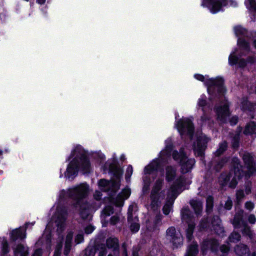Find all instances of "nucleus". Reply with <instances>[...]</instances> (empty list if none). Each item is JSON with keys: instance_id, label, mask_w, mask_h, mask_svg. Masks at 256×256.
<instances>
[{"instance_id": "obj_2", "label": "nucleus", "mask_w": 256, "mask_h": 256, "mask_svg": "<svg viewBox=\"0 0 256 256\" xmlns=\"http://www.w3.org/2000/svg\"><path fill=\"white\" fill-rule=\"evenodd\" d=\"M90 192V188L86 183H82L76 185L66 191L62 190L60 193L61 198L70 197L78 200L76 207H80V214L82 219L90 220L91 216L90 210L91 206L87 203L82 202V200L86 197Z\"/></svg>"}, {"instance_id": "obj_45", "label": "nucleus", "mask_w": 256, "mask_h": 256, "mask_svg": "<svg viewBox=\"0 0 256 256\" xmlns=\"http://www.w3.org/2000/svg\"><path fill=\"white\" fill-rule=\"evenodd\" d=\"M245 208L246 210L251 211L254 208V204L252 202H247L245 204Z\"/></svg>"}, {"instance_id": "obj_13", "label": "nucleus", "mask_w": 256, "mask_h": 256, "mask_svg": "<svg viewBox=\"0 0 256 256\" xmlns=\"http://www.w3.org/2000/svg\"><path fill=\"white\" fill-rule=\"evenodd\" d=\"M167 239L172 244L174 248H177L183 244V238L179 232H176L174 227H170L166 230Z\"/></svg>"}, {"instance_id": "obj_21", "label": "nucleus", "mask_w": 256, "mask_h": 256, "mask_svg": "<svg viewBox=\"0 0 256 256\" xmlns=\"http://www.w3.org/2000/svg\"><path fill=\"white\" fill-rule=\"evenodd\" d=\"M243 160L247 168L250 172V174H252L254 171V158L249 153H246L243 156Z\"/></svg>"}, {"instance_id": "obj_31", "label": "nucleus", "mask_w": 256, "mask_h": 256, "mask_svg": "<svg viewBox=\"0 0 256 256\" xmlns=\"http://www.w3.org/2000/svg\"><path fill=\"white\" fill-rule=\"evenodd\" d=\"M246 134H252L256 132V124L254 122L248 123L246 126L244 130Z\"/></svg>"}, {"instance_id": "obj_63", "label": "nucleus", "mask_w": 256, "mask_h": 256, "mask_svg": "<svg viewBox=\"0 0 256 256\" xmlns=\"http://www.w3.org/2000/svg\"><path fill=\"white\" fill-rule=\"evenodd\" d=\"M200 224H201V226H202V228H204V226H202V223Z\"/></svg>"}, {"instance_id": "obj_61", "label": "nucleus", "mask_w": 256, "mask_h": 256, "mask_svg": "<svg viewBox=\"0 0 256 256\" xmlns=\"http://www.w3.org/2000/svg\"><path fill=\"white\" fill-rule=\"evenodd\" d=\"M124 156H123V155H122V156H121V159H122V160H123V159H124Z\"/></svg>"}, {"instance_id": "obj_58", "label": "nucleus", "mask_w": 256, "mask_h": 256, "mask_svg": "<svg viewBox=\"0 0 256 256\" xmlns=\"http://www.w3.org/2000/svg\"><path fill=\"white\" fill-rule=\"evenodd\" d=\"M36 2L38 4H42L45 2L46 0H36Z\"/></svg>"}, {"instance_id": "obj_40", "label": "nucleus", "mask_w": 256, "mask_h": 256, "mask_svg": "<svg viewBox=\"0 0 256 256\" xmlns=\"http://www.w3.org/2000/svg\"><path fill=\"white\" fill-rule=\"evenodd\" d=\"M96 254V249L94 248L88 247L86 249L85 254L86 256H94Z\"/></svg>"}, {"instance_id": "obj_18", "label": "nucleus", "mask_w": 256, "mask_h": 256, "mask_svg": "<svg viewBox=\"0 0 256 256\" xmlns=\"http://www.w3.org/2000/svg\"><path fill=\"white\" fill-rule=\"evenodd\" d=\"M216 112L218 119L222 122H226L230 115L227 102H224L222 105L216 108Z\"/></svg>"}, {"instance_id": "obj_9", "label": "nucleus", "mask_w": 256, "mask_h": 256, "mask_svg": "<svg viewBox=\"0 0 256 256\" xmlns=\"http://www.w3.org/2000/svg\"><path fill=\"white\" fill-rule=\"evenodd\" d=\"M194 77L198 80L204 82V84L208 86V92L210 94L211 88L212 86H214L221 93L225 91V88L223 86L224 80L221 78H210L208 76H204L200 74H196Z\"/></svg>"}, {"instance_id": "obj_35", "label": "nucleus", "mask_w": 256, "mask_h": 256, "mask_svg": "<svg viewBox=\"0 0 256 256\" xmlns=\"http://www.w3.org/2000/svg\"><path fill=\"white\" fill-rule=\"evenodd\" d=\"M235 252L238 255L242 256L247 252L248 248L246 246L240 244L236 246Z\"/></svg>"}, {"instance_id": "obj_14", "label": "nucleus", "mask_w": 256, "mask_h": 256, "mask_svg": "<svg viewBox=\"0 0 256 256\" xmlns=\"http://www.w3.org/2000/svg\"><path fill=\"white\" fill-rule=\"evenodd\" d=\"M243 213L244 211L242 210L236 214L233 220V224L235 228H241L242 233L251 238L252 236V232L242 220Z\"/></svg>"}, {"instance_id": "obj_50", "label": "nucleus", "mask_w": 256, "mask_h": 256, "mask_svg": "<svg viewBox=\"0 0 256 256\" xmlns=\"http://www.w3.org/2000/svg\"><path fill=\"white\" fill-rule=\"evenodd\" d=\"M248 221L250 223L254 224L256 222V218L254 215L250 214L248 218Z\"/></svg>"}, {"instance_id": "obj_8", "label": "nucleus", "mask_w": 256, "mask_h": 256, "mask_svg": "<svg viewBox=\"0 0 256 256\" xmlns=\"http://www.w3.org/2000/svg\"><path fill=\"white\" fill-rule=\"evenodd\" d=\"M173 158L180 162V170L182 173H187L190 172L193 168L195 160L193 158H188L183 154L182 150L180 149V152L174 150L172 153Z\"/></svg>"}, {"instance_id": "obj_16", "label": "nucleus", "mask_w": 256, "mask_h": 256, "mask_svg": "<svg viewBox=\"0 0 256 256\" xmlns=\"http://www.w3.org/2000/svg\"><path fill=\"white\" fill-rule=\"evenodd\" d=\"M208 140V138L206 135L202 134H201L197 138V145L196 146L194 144L193 146L194 150L196 155L198 156H202L204 150L206 147V144Z\"/></svg>"}, {"instance_id": "obj_59", "label": "nucleus", "mask_w": 256, "mask_h": 256, "mask_svg": "<svg viewBox=\"0 0 256 256\" xmlns=\"http://www.w3.org/2000/svg\"><path fill=\"white\" fill-rule=\"evenodd\" d=\"M132 256H138V252H135V251H134L132 252Z\"/></svg>"}, {"instance_id": "obj_20", "label": "nucleus", "mask_w": 256, "mask_h": 256, "mask_svg": "<svg viewBox=\"0 0 256 256\" xmlns=\"http://www.w3.org/2000/svg\"><path fill=\"white\" fill-rule=\"evenodd\" d=\"M133 206H130L128 210V221L130 223V228L132 232H136L140 229L138 218L136 216H134L132 213Z\"/></svg>"}, {"instance_id": "obj_32", "label": "nucleus", "mask_w": 256, "mask_h": 256, "mask_svg": "<svg viewBox=\"0 0 256 256\" xmlns=\"http://www.w3.org/2000/svg\"><path fill=\"white\" fill-rule=\"evenodd\" d=\"M106 246L110 248H117L118 246V240L116 238H110L106 240Z\"/></svg>"}, {"instance_id": "obj_5", "label": "nucleus", "mask_w": 256, "mask_h": 256, "mask_svg": "<svg viewBox=\"0 0 256 256\" xmlns=\"http://www.w3.org/2000/svg\"><path fill=\"white\" fill-rule=\"evenodd\" d=\"M66 218V212L65 209L60 207L57 208L55 214L46 226L43 237L46 236L47 239L49 238L52 228H54L56 227L58 233L62 232L64 229Z\"/></svg>"}, {"instance_id": "obj_54", "label": "nucleus", "mask_w": 256, "mask_h": 256, "mask_svg": "<svg viewBox=\"0 0 256 256\" xmlns=\"http://www.w3.org/2000/svg\"><path fill=\"white\" fill-rule=\"evenodd\" d=\"M42 250L40 249L36 250L32 256H42Z\"/></svg>"}, {"instance_id": "obj_52", "label": "nucleus", "mask_w": 256, "mask_h": 256, "mask_svg": "<svg viewBox=\"0 0 256 256\" xmlns=\"http://www.w3.org/2000/svg\"><path fill=\"white\" fill-rule=\"evenodd\" d=\"M230 123L232 125H234L236 124L238 122V117L236 116H232L230 120Z\"/></svg>"}, {"instance_id": "obj_46", "label": "nucleus", "mask_w": 256, "mask_h": 256, "mask_svg": "<svg viewBox=\"0 0 256 256\" xmlns=\"http://www.w3.org/2000/svg\"><path fill=\"white\" fill-rule=\"evenodd\" d=\"M120 220L119 216H114L110 218V224H116Z\"/></svg>"}, {"instance_id": "obj_3", "label": "nucleus", "mask_w": 256, "mask_h": 256, "mask_svg": "<svg viewBox=\"0 0 256 256\" xmlns=\"http://www.w3.org/2000/svg\"><path fill=\"white\" fill-rule=\"evenodd\" d=\"M238 49L232 52L229 56L228 63L231 66L238 64L239 67L242 68L245 66L247 63L252 62L254 58L250 57L246 61L240 58L242 56L248 54L250 52L249 44L245 40L239 38L238 40Z\"/></svg>"}, {"instance_id": "obj_6", "label": "nucleus", "mask_w": 256, "mask_h": 256, "mask_svg": "<svg viewBox=\"0 0 256 256\" xmlns=\"http://www.w3.org/2000/svg\"><path fill=\"white\" fill-rule=\"evenodd\" d=\"M234 170L231 171L228 175L222 174L220 178V181L222 185L228 184L230 188H234L238 183V180L240 179L241 176L239 166V160L234 158L233 160Z\"/></svg>"}, {"instance_id": "obj_30", "label": "nucleus", "mask_w": 256, "mask_h": 256, "mask_svg": "<svg viewBox=\"0 0 256 256\" xmlns=\"http://www.w3.org/2000/svg\"><path fill=\"white\" fill-rule=\"evenodd\" d=\"M198 252V245L193 243L188 248L185 256H196Z\"/></svg>"}, {"instance_id": "obj_43", "label": "nucleus", "mask_w": 256, "mask_h": 256, "mask_svg": "<svg viewBox=\"0 0 256 256\" xmlns=\"http://www.w3.org/2000/svg\"><path fill=\"white\" fill-rule=\"evenodd\" d=\"M84 240L83 234H78L75 238L74 242L76 244H80Z\"/></svg>"}, {"instance_id": "obj_25", "label": "nucleus", "mask_w": 256, "mask_h": 256, "mask_svg": "<svg viewBox=\"0 0 256 256\" xmlns=\"http://www.w3.org/2000/svg\"><path fill=\"white\" fill-rule=\"evenodd\" d=\"M16 256H28V248L24 245L18 244L14 250Z\"/></svg>"}, {"instance_id": "obj_55", "label": "nucleus", "mask_w": 256, "mask_h": 256, "mask_svg": "<svg viewBox=\"0 0 256 256\" xmlns=\"http://www.w3.org/2000/svg\"><path fill=\"white\" fill-rule=\"evenodd\" d=\"M106 250L105 248L102 247L101 250L99 252V256H104L106 255Z\"/></svg>"}, {"instance_id": "obj_23", "label": "nucleus", "mask_w": 256, "mask_h": 256, "mask_svg": "<svg viewBox=\"0 0 256 256\" xmlns=\"http://www.w3.org/2000/svg\"><path fill=\"white\" fill-rule=\"evenodd\" d=\"M25 228H18L13 230L10 233L11 239L14 240L18 238L22 239L26 238Z\"/></svg>"}, {"instance_id": "obj_26", "label": "nucleus", "mask_w": 256, "mask_h": 256, "mask_svg": "<svg viewBox=\"0 0 256 256\" xmlns=\"http://www.w3.org/2000/svg\"><path fill=\"white\" fill-rule=\"evenodd\" d=\"M218 244L217 241L214 240L204 241L202 246V250L204 251L206 249L210 248L214 250L216 248Z\"/></svg>"}, {"instance_id": "obj_39", "label": "nucleus", "mask_w": 256, "mask_h": 256, "mask_svg": "<svg viewBox=\"0 0 256 256\" xmlns=\"http://www.w3.org/2000/svg\"><path fill=\"white\" fill-rule=\"evenodd\" d=\"M206 96L205 95H202L198 102V106L200 107L203 108L206 105Z\"/></svg>"}, {"instance_id": "obj_17", "label": "nucleus", "mask_w": 256, "mask_h": 256, "mask_svg": "<svg viewBox=\"0 0 256 256\" xmlns=\"http://www.w3.org/2000/svg\"><path fill=\"white\" fill-rule=\"evenodd\" d=\"M162 183V180L158 178L153 188L152 192L150 198L152 200L151 205L152 208H155L157 206L158 204V200L160 196L158 194V192L161 188V186Z\"/></svg>"}, {"instance_id": "obj_57", "label": "nucleus", "mask_w": 256, "mask_h": 256, "mask_svg": "<svg viewBox=\"0 0 256 256\" xmlns=\"http://www.w3.org/2000/svg\"><path fill=\"white\" fill-rule=\"evenodd\" d=\"M251 192V189L250 187H247L246 188V194H249Z\"/></svg>"}, {"instance_id": "obj_42", "label": "nucleus", "mask_w": 256, "mask_h": 256, "mask_svg": "<svg viewBox=\"0 0 256 256\" xmlns=\"http://www.w3.org/2000/svg\"><path fill=\"white\" fill-rule=\"evenodd\" d=\"M132 172H133V169H132V166L130 165L128 166L127 168L126 172V180H129L132 174Z\"/></svg>"}, {"instance_id": "obj_37", "label": "nucleus", "mask_w": 256, "mask_h": 256, "mask_svg": "<svg viewBox=\"0 0 256 256\" xmlns=\"http://www.w3.org/2000/svg\"><path fill=\"white\" fill-rule=\"evenodd\" d=\"M227 147V144L226 142H224L220 146L216 152V155L217 156H220L224 150H226Z\"/></svg>"}, {"instance_id": "obj_49", "label": "nucleus", "mask_w": 256, "mask_h": 256, "mask_svg": "<svg viewBox=\"0 0 256 256\" xmlns=\"http://www.w3.org/2000/svg\"><path fill=\"white\" fill-rule=\"evenodd\" d=\"M94 226L89 225L85 228V232L87 234H91L94 231Z\"/></svg>"}, {"instance_id": "obj_7", "label": "nucleus", "mask_w": 256, "mask_h": 256, "mask_svg": "<svg viewBox=\"0 0 256 256\" xmlns=\"http://www.w3.org/2000/svg\"><path fill=\"white\" fill-rule=\"evenodd\" d=\"M227 4L236 7L238 6L236 2L228 0H202V6L208 8L210 12L213 14H216L222 10V8Z\"/></svg>"}, {"instance_id": "obj_47", "label": "nucleus", "mask_w": 256, "mask_h": 256, "mask_svg": "<svg viewBox=\"0 0 256 256\" xmlns=\"http://www.w3.org/2000/svg\"><path fill=\"white\" fill-rule=\"evenodd\" d=\"M236 198L238 200H240L244 196V192L242 190H238L236 194Z\"/></svg>"}, {"instance_id": "obj_1", "label": "nucleus", "mask_w": 256, "mask_h": 256, "mask_svg": "<svg viewBox=\"0 0 256 256\" xmlns=\"http://www.w3.org/2000/svg\"><path fill=\"white\" fill-rule=\"evenodd\" d=\"M69 160L70 162L64 172V176L70 180L77 176L78 170L84 173H86L92 169L86 153L80 146H76L74 148Z\"/></svg>"}, {"instance_id": "obj_38", "label": "nucleus", "mask_w": 256, "mask_h": 256, "mask_svg": "<svg viewBox=\"0 0 256 256\" xmlns=\"http://www.w3.org/2000/svg\"><path fill=\"white\" fill-rule=\"evenodd\" d=\"M240 235L237 232H233L229 236V240L230 242H236L240 240Z\"/></svg>"}, {"instance_id": "obj_60", "label": "nucleus", "mask_w": 256, "mask_h": 256, "mask_svg": "<svg viewBox=\"0 0 256 256\" xmlns=\"http://www.w3.org/2000/svg\"><path fill=\"white\" fill-rule=\"evenodd\" d=\"M253 46L256 48V39H254V40H253Z\"/></svg>"}, {"instance_id": "obj_19", "label": "nucleus", "mask_w": 256, "mask_h": 256, "mask_svg": "<svg viewBox=\"0 0 256 256\" xmlns=\"http://www.w3.org/2000/svg\"><path fill=\"white\" fill-rule=\"evenodd\" d=\"M130 194V190L126 188L116 198H110V202L117 206H122L124 205V200L128 198Z\"/></svg>"}, {"instance_id": "obj_64", "label": "nucleus", "mask_w": 256, "mask_h": 256, "mask_svg": "<svg viewBox=\"0 0 256 256\" xmlns=\"http://www.w3.org/2000/svg\"><path fill=\"white\" fill-rule=\"evenodd\" d=\"M248 110H252V108H251V107H250V108H248Z\"/></svg>"}, {"instance_id": "obj_41", "label": "nucleus", "mask_w": 256, "mask_h": 256, "mask_svg": "<svg viewBox=\"0 0 256 256\" xmlns=\"http://www.w3.org/2000/svg\"><path fill=\"white\" fill-rule=\"evenodd\" d=\"M213 206V199L211 196H208L206 199V210H210Z\"/></svg>"}, {"instance_id": "obj_36", "label": "nucleus", "mask_w": 256, "mask_h": 256, "mask_svg": "<svg viewBox=\"0 0 256 256\" xmlns=\"http://www.w3.org/2000/svg\"><path fill=\"white\" fill-rule=\"evenodd\" d=\"M113 212V209L111 206H106L103 210L102 214L101 216L102 220L105 218L106 216H109Z\"/></svg>"}, {"instance_id": "obj_10", "label": "nucleus", "mask_w": 256, "mask_h": 256, "mask_svg": "<svg viewBox=\"0 0 256 256\" xmlns=\"http://www.w3.org/2000/svg\"><path fill=\"white\" fill-rule=\"evenodd\" d=\"M116 180H112L110 182L107 181L105 180H101L98 182V186L102 190L108 191H116L120 188L119 178L122 175V170L120 168H118L114 172Z\"/></svg>"}, {"instance_id": "obj_28", "label": "nucleus", "mask_w": 256, "mask_h": 256, "mask_svg": "<svg viewBox=\"0 0 256 256\" xmlns=\"http://www.w3.org/2000/svg\"><path fill=\"white\" fill-rule=\"evenodd\" d=\"M165 149L160 152V156L161 159H163L165 155H169L172 150V140L168 138L166 140Z\"/></svg>"}, {"instance_id": "obj_44", "label": "nucleus", "mask_w": 256, "mask_h": 256, "mask_svg": "<svg viewBox=\"0 0 256 256\" xmlns=\"http://www.w3.org/2000/svg\"><path fill=\"white\" fill-rule=\"evenodd\" d=\"M2 250L4 253H6L8 251V242L6 240L4 239L2 242Z\"/></svg>"}, {"instance_id": "obj_51", "label": "nucleus", "mask_w": 256, "mask_h": 256, "mask_svg": "<svg viewBox=\"0 0 256 256\" xmlns=\"http://www.w3.org/2000/svg\"><path fill=\"white\" fill-rule=\"evenodd\" d=\"M94 198L96 200H99L100 199L102 196V194L100 192L96 191L94 194Z\"/></svg>"}, {"instance_id": "obj_27", "label": "nucleus", "mask_w": 256, "mask_h": 256, "mask_svg": "<svg viewBox=\"0 0 256 256\" xmlns=\"http://www.w3.org/2000/svg\"><path fill=\"white\" fill-rule=\"evenodd\" d=\"M176 176V170L172 166H168L166 169V178L168 182L174 180Z\"/></svg>"}, {"instance_id": "obj_48", "label": "nucleus", "mask_w": 256, "mask_h": 256, "mask_svg": "<svg viewBox=\"0 0 256 256\" xmlns=\"http://www.w3.org/2000/svg\"><path fill=\"white\" fill-rule=\"evenodd\" d=\"M232 201L230 199H228L224 204V208L226 210H230L232 208Z\"/></svg>"}, {"instance_id": "obj_24", "label": "nucleus", "mask_w": 256, "mask_h": 256, "mask_svg": "<svg viewBox=\"0 0 256 256\" xmlns=\"http://www.w3.org/2000/svg\"><path fill=\"white\" fill-rule=\"evenodd\" d=\"M212 227L214 230L218 235H220L224 232V228L220 226V220L218 216H215L214 218V220L212 222Z\"/></svg>"}, {"instance_id": "obj_62", "label": "nucleus", "mask_w": 256, "mask_h": 256, "mask_svg": "<svg viewBox=\"0 0 256 256\" xmlns=\"http://www.w3.org/2000/svg\"><path fill=\"white\" fill-rule=\"evenodd\" d=\"M2 154V151L0 150V156Z\"/></svg>"}, {"instance_id": "obj_53", "label": "nucleus", "mask_w": 256, "mask_h": 256, "mask_svg": "<svg viewBox=\"0 0 256 256\" xmlns=\"http://www.w3.org/2000/svg\"><path fill=\"white\" fill-rule=\"evenodd\" d=\"M220 250L222 252H226L229 250V247L226 245H222L220 247Z\"/></svg>"}, {"instance_id": "obj_22", "label": "nucleus", "mask_w": 256, "mask_h": 256, "mask_svg": "<svg viewBox=\"0 0 256 256\" xmlns=\"http://www.w3.org/2000/svg\"><path fill=\"white\" fill-rule=\"evenodd\" d=\"M73 238V233L72 232H68L64 242V254L65 255L68 254L69 253L71 247H72V242Z\"/></svg>"}, {"instance_id": "obj_34", "label": "nucleus", "mask_w": 256, "mask_h": 256, "mask_svg": "<svg viewBox=\"0 0 256 256\" xmlns=\"http://www.w3.org/2000/svg\"><path fill=\"white\" fill-rule=\"evenodd\" d=\"M234 31L237 36H244L246 34V30L240 26H234Z\"/></svg>"}, {"instance_id": "obj_33", "label": "nucleus", "mask_w": 256, "mask_h": 256, "mask_svg": "<svg viewBox=\"0 0 256 256\" xmlns=\"http://www.w3.org/2000/svg\"><path fill=\"white\" fill-rule=\"evenodd\" d=\"M190 203L196 214H198L202 211V202L200 201L192 200L190 201Z\"/></svg>"}, {"instance_id": "obj_29", "label": "nucleus", "mask_w": 256, "mask_h": 256, "mask_svg": "<svg viewBox=\"0 0 256 256\" xmlns=\"http://www.w3.org/2000/svg\"><path fill=\"white\" fill-rule=\"evenodd\" d=\"M246 8L256 16V2L255 0H246L244 2Z\"/></svg>"}, {"instance_id": "obj_12", "label": "nucleus", "mask_w": 256, "mask_h": 256, "mask_svg": "<svg viewBox=\"0 0 256 256\" xmlns=\"http://www.w3.org/2000/svg\"><path fill=\"white\" fill-rule=\"evenodd\" d=\"M176 126L181 136L186 134L192 139L194 128L188 118H182L176 124Z\"/></svg>"}, {"instance_id": "obj_11", "label": "nucleus", "mask_w": 256, "mask_h": 256, "mask_svg": "<svg viewBox=\"0 0 256 256\" xmlns=\"http://www.w3.org/2000/svg\"><path fill=\"white\" fill-rule=\"evenodd\" d=\"M160 160H152L148 165L146 166L144 169V174L145 175L151 174L156 172V176L163 174L162 172L159 170ZM144 188H147L150 184V180L147 176L144 177Z\"/></svg>"}, {"instance_id": "obj_4", "label": "nucleus", "mask_w": 256, "mask_h": 256, "mask_svg": "<svg viewBox=\"0 0 256 256\" xmlns=\"http://www.w3.org/2000/svg\"><path fill=\"white\" fill-rule=\"evenodd\" d=\"M190 182V180L186 179L184 176H180L176 179L168 192V196L170 200L163 208V212L165 214H168L170 212L174 200Z\"/></svg>"}, {"instance_id": "obj_56", "label": "nucleus", "mask_w": 256, "mask_h": 256, "mask_svg": "<svg viewBox=\"0 0 256 256\" xmlns=\"http://www.w3.org/2000/svg\"><path fill=\"white\" fill-rule=\"evenodd\" d=\"M62 248V244L60 243L56 247V249L55 252V254H60V251L61 250Z\"/></svg>"}, {"instance_id": "obj_15", "label": "nucleus", "mask_w": 256, "mask_h": 256, "mask_svg": "<svg viewBox=\"0 0 256 256\" xmlns=\"http://www.w3.org/2000/svg\"><path fill=\"white\" fill-rule=\"evenodd\" d=\"M182 218L184 222L188 223V228L186 230V236L188 240H190L194 228V224L192 222L190 211L188 208H184L182 211Z\"/></svg>"}]
</instances>
